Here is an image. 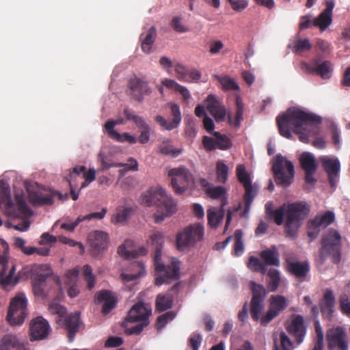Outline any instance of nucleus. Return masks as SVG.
I'll return each instance as SVG.
<instances>
[{
  "mask_svg": "<svg viewBox=\"0 0 350 350\" xmlns=\"http://www.w3.org/2000/svg\"><path fill=\"white\" fill-rule=\"evenodd\" d=\"M321 121L320 117L295 108H290L285 113L276 118V123L282 136L291 139L292 129L304 143H308L310 137L318 134Z\"/></svg>",
  "mask_w": 350,
  "mask_h": 350,
  "instance_id": "1",
  "label": "nucleus"
},
{
  "mask_svg": "<svg viewBox=\"0 0 350 350\" xmlns=\"http://www.w3.org/2000/svg\"><path fill=\"white\" fill-rule=\"evenodd\" d=\"M142 203L156 207L155 218L170 217L177 211V203L165 189L160 186L150 187L142 195Z\"/></svg>",
  "mask_w": 350,
  "mask_h": 350,
  "instance_id": "2",
  "label": "nucleus"
},
{
  "mask_svg": "<svg viewBox=\"0 0 350 350\" xmlns=\"http://www.w3.org/2000/svg\"><path fill=\"white\" fill-rule=\"evenodd\" d=\"M154 246V265L156 272L155 284L161 286L163 284H169L173 280L179 276V261L172 258L171 264L165 265L161 262V248L163 243V238L161 233L157 232L151 237Z\"/></svg>",
  "mask_w": 350,
  "mask_h": 350,
  "instance_id": "3",
  "label": "nucleus"
},
{
  "mask_svg": "<svg viewBox=\"0 0 350 350\" xmlns=\"http://www.w3.org/2000/svg\"><path fill=\"white\" fill-rule=\"evenodd\" d=\"M49 311L52 314H56V323L63 327L68 332V339L72 342L79 331L80 325V313H66V308L60 305L56 300L52 301L49 304Z\"/></svg>",
  "mask_w": 350,
  "mask_h": 350,
  "instance_id": "4",
  "label": "nucleus"
},
{
  "mask_svg": "<svg viewBox=\"0 0 350 350\" xmlns=\"http://www.w3.org/2000/svg\"><path fill=\"white\" fill-rule=\"evenodd\" d=\"M321 244L319 251L321 260L330 257L334 263H339L341 259V237L338 232L328 230L323 236Z\"/></svg>",
  "mask_w": 350,
  "mask_h": 350,
  "instance_id": "5",
  "label": "nucleus"
},
{
  "mask_svg": "<svg viewBox=\"0 0 350 350\" xmlns=\"http://www.w3.org/2000/svg\"><path fill=\"white\" fill-rule=\"evenodd\" d=\"M272 170L278 185L286 187L292 183L295 176L293 163L281 154L273 158Z\"/></svg>",
  "mask_w": 350,
  "mask_h": 350,
  "instance_id": "6",
  "label": "nucleus"
},
{
  "mask_svg": "<svg viewBox=\"0 0 350 350\" xmlns=\"http://www.w3.org/2000/svg\"><path fill=\"white\" fill-rule=\"evenodd\" d=\"M204 226L200 223L195 224L185 228L176 236V247L178 250L194 246L204 238Z\"/></svg>",
  "mask_w": 350,
  "mask_h": 350,
  "instance_id": "7",
  "label": "nucleus"
},
{
  "mask_svg": "<svg viewBox=\"0 0 350 350\" xmlns=\"http://www.w3.org/2000/svg\"><path fill=\"white\" fill-rule=\"evenodd\" d=\"M171 177V185L177 194L185 193L189 186L194 184V176L191 172L185 166L172 168L168 172Z\"/></svg>",
  "mask_w": 350,
  "mask_h": 350,
  "instance_id": "8",
  "label": "nucleus"
},
{
  "mask_svg": "<svg viewBox=\"0 0 350 350\" xmlns=\"http://www.w3.org/2000/svg\"><path fill=\"white\" fill-rule=\"evenodd\" d=\"M1 245L3 248L2 254L0 255V265H2V269L0 271V284L4 288H6L10 285H15L18 278L17 277H13L16 271L15 265H12L10 271L8 269V259H9V245L4 240L1 239Z\"/></svg>",
  "mask_w": 350,
  "mask_h": 350,
  "instance_id": "9",
  "label": "nucleus"
},
{
  "mask_svg": "<svg viewBox=\"0 0 350 350\" xmlns=\"http://www.w3.org/2000/svg\"><path fill=\"white\" fill-rule=\"evenodd\" d=\"M250 286L252 295L250 301V315L254 321H258L265 308L264 302L267 292L262 285L254 281L250 282Z\"/></svg>",
  "mask_w": 350,
  "mask_h": 350,
  "instance_id": "10",
  "label": "nucleus"
},
{
  "mask_svg": "<svg viewBox=\"0 0 350 350\" xmlns=\"http://www.w3.org/2000/svg\"><path fill=\"white\" fill-rule=\"evenodd\" d=\"M27 299L23 295L16 296L10 302L7 320L12 325H21L27 315Z\"/></svg>",
  "mask_w": 350,
  "mask_h": 350,
  "instance_id": "11",
  "label": "nucleus"
},
{
  "mask_svg": "<svg viewBox=\"0 0 350 350\" xmlns=\"http://www.w3.org/2000/svg\"><path fill=\"white\" fill-rule=\"evenodd\" d=\"M326 340L329 350H349L348 335L342 326L329 329L326 332Z\"/></svg>",
  "mask_w": 350,
  "mask_h": 350,
  "instance_id": "12",
  "label": "nucleus"
},
{
  "mask_svg": "<svg viewBox=\"0 0 350 350\" xmlns=\"http://www.w3.org/2000/svg\"><path fill=\"white\" fill-rule=\"evenodd\" d=\"M68 198V195H62L61 193L49 190L45 193L36 192L29 195V201L35 206H49L55 202V199L64 200Z\"/></svg>",
  "mask_w": 350,
  "mask_h": 350,
  "instance_id": "13",
  "label": "nucleus"
},
{
  "mask_svg": "<svg viewBox=\"0 0 350 350\" xmlns=\"http://www.w3.org/2000/svg\"><path fill=\"white\" fill-rule=\"evenodd\" d=\"M109 239L107 233L100 230H96L89 234L88 239L93 256H97L107 249Z\"/></svg>",
  "mask_w": 350,
  "mask_h": 350,
  "instance_id": "14",
  "label": "nucleus"
},
{
  "mask_svg": "<svg viewBox=\"0 0 350 350\" xmlns=\"http://www.w3.org/2000/svg\"><path fill=\"white\" fill-rule=\"evenodd\" d=\"M129 87L133 98L139 102H142L145 96H148L152 92L148 82L136 77L130 79Z\"/></svg>",
  "mask_w": 350,
  "mask_h": 350,
  "instance_id": "15",
  "label": "nucleus"
},
{
  "mask_svg": "<svg viewBox=\"0 0 350 350\" xmlns=\"http://www.w3.org/2000/svg\"><path fill=\"white\" fill-rule=\"evenodd\" d=\"M170 109L171 115L172 116V120L171 121H167L164 117L160 115H158L154 118L155 122L159 124L163 129L166 131H172L178 128L182 120L179 105L174 103L171 105Z\"/></svg>",
  "mask_w": 350,
  "mask_h": 350,
  "instance_id": "16",
  "label": "nucleus"
},
{
  "mask_svg": "<svg viewBox=\"0 0 350 350\" xmlns=\"http://www.w3.org/2000/svg\"><path fill=\"white\" fill-rule=\"evenodd\" d=\"M152 310L143 302H138L133 306L127 314L126 319L129 322H149V317Z\"/></svg>",
  "mask_w": 350,
  "mask_h": 350,
  "instance_id": "17",
  "label": "nucleus"
},
{
  "mask_svg": "<svg viewBox=\"0 0 350 350\" xmlns=\"http://www.w3.org/2000/svg\"><path fill=\"white\" fill-rule=\"evenodd\" d=\"M287 330L295 338L297 344L301 343L306 334L304 317L300 314L294 315Z\"/></svg>",
  "mask_w": 350,
  "mask_h": 350,
  "instance_id": "18",
  "label": "nucleus"
},
{
  "mask_svg": "<svg viewBox=\"0 0 350 350\" xmlns=\"http://www.w3.org/2000/svg\"><path fill=\"white\" fill-rule=\"evenodd\" d=\"M206 108L209 113L214 117L217 122L225 120L227 111L225 106L219 102L213 94H209L206 98Z\"/></svg>",
  "mask_w": 350,
  "mask_h": 350,
  "instance_id": "19",
  "label": "nucleus"
},
{
  "mask_svg": "<svg viewBox=\"0 0 350 350\" xmlns=\"http://www.w3.org/2000/svg\"><path fill=\"white\" fill-rule=\"evenodd\" d=\"M49 331L48 322L42 317L34 319L30 325L31 340H42L46 337Z\"/></svg>",
  "mask_w": 350,
  "mask_h": 350,
  "instance_id": "20",
  "label": "nucleus"
},
{
  "mask_svg": "<svg viewBox=\"0 0 350 350\" xmlns=\"http://www.w3.org/2000/svg\"><path fill=\"white\" fill-rule=\"evenodd\" d=\"M310 211V206L303 201L288 204L286 219H303L308 216Z\"/></svg>",
  "mask_w": 350,
  "mask_h": 350,
  "instance_id": "21",
  "label": "nucleus"
},
{
  "mask_svg": "<svg viewBox=\"0 0 350 350\" xmlns=\"http://www.w3.org/2000/svg\"><path fill=\"white\" fill-rule=\"evenodd\" d=\"M86 170V167L84 165L76 166L72 168L69 175L70 178L75 180L78 177H80L81 174L82 175L81 178H84L85 180L81 183L80 189L86 187L96 178V171L94 169L90 168L88 171Z\"/></svg>",
  "mask_w": 350,
  "mask_h": 350,
  "instance_id": "22",
  "label": "nucleus"
},
{
  "mask_svg": "<svg viewBox=\"0 0 350 350\" xmlns=\"http://www.w3.org/2000/svg\"><path fill=\"white\" fill-rule=\"evenodd\" d=\"M0 350H28L24 340L16 335L8 334L0 340Z\"/></svg>",
  "mask_w": 350,
  "mask_h": 350,
  "instance_id": "23",
  "label": "nucleus"
},
{
  "mask_svg": "<svg viewBox=\"0 0 350 350\" xmlns=\"http://www.w3.org/2000/svg\"><path fill=\"white\" fill-rule=\"evenodd\" d=\"M322 165L328 174V180L332 187L336 185V178L340 168V161L336 159L325 158L322 159Z\"/></svg>",
  "mask_w": 350,
  "mask_h": 350,
  "instance_id": "24",
  "label": "nucleus"
},
{
  "mask_svg": "<svg viewBox=\"0 0 350 350\" xmlns=\"http://www.w3.org/2000/svg\"><path fill=\"white\" fill-rule=\"evenodd\" d=\"M336 299L334 292L330 288L325 291L323 296L319 302V308L323 314L332 317L334 312Z\"/></svg>",
  "mask_w": 350,
  "mask_h": 350,
  "instance_id": "25",
  "label": "nucleus"
},
{
  "mask_svg": "<svg viewBox=\"0 0 350 350\" xmlns=\"http://www.w3.org/2000/svg\"><path fill=\"white\" fill-rule=\"evenodd\" d=\"M288 272L295 277L304 280L310 271L307 262H289L287 264Z\"/></svg>",
  "mask_w": 350,
  "mask_h": 350,
  "instance_id": "26",
  "label": "nucleus"
},
{
  "mask_svg": "<svg viewBox=\"0 0 350 350\" xmlns=\"http://www.w3.org/2000/svg\"><path fill=\"white\" fill-rule=\"evenodd\" d=\"M157 36V30L154 27H151L143 32L139 37L141 48L143 52L149 53Z\"/></svg>",
  "mask_w": 350,
  "mask_h": 350,
  "instance_id": "27",
  "label": "nucleus"
},
{
  "mask_svg": "<svg viewBox=\"0 0 350 350\" xmlns=\"http://www.w3.org/2000/svg\"><path fill=\"white\" fill-rule=\"evenodd\" d=\"M97 301L98 302L104 301L102 308V312L104 314H107L116 306V299L111 295V293L109 291H101L96 296Z\"/></svg>",
  "mask_w": 350,
  "mask_h": 350,
  "instance_id": "28",
  "label": "nucleus"
},
{
  "mask_svg": "<svg viewBox=\"0 0 350 350\" xmlns=\"http://www.w3.org/2000/svg\"><path fill=\"white\" fill-rule=\"evenodd\" d=\"M334 220H309L308 223V236L311 241L315 239L321 229L326 228Z\"/></svg>",
  "mask_w": 350,
  "mask_h": 350,
  "instance_id": "29",
  "label": "nucleus"
},
{
  "mask_svg": "<svg viewBox=\"0 0 350 350\" xmlns=\"http://www.w3.org/2000/svg\"><path fill=\"white\" fill-rule=\"evenodd\" d=\"M260 257L266 265L276 267L280 265L279 254L275 246H272L270 249L262 251Z\"/></svg>",
  "mask_w": 350,
  "mask_h": 350,
  "instance_id": "30",
  "label": "nucleus"
},
{
  "mask_svg": "<svg viewBox=\"0 0 350 350\" xmlns=\"http://www.w3.org/2000/svg\"><path fill=\"white\" fill-rule=\"evenodd\" d=\"M269 308L277 312L279 315L288 306V301L283 295H271L269 298Z\"/></svg>",
  "mask_w": 350,
  "mask_h": 350,
  "instance_id": "31",
  "label": "nucleus"
},
{
  "mask_svg": "<svg viewBox=\"0 0 350 350\" xmlns=\"http://www.w3.org/2000/svg\"><path fill=\"white\" fill-rule=\"evenodd\" d=\"M173 306V297L171 294H159L155 301L156 310L163 312L170 309Z\"/></svg>",
  "mask_w": 350,
  "mask_h": 350,
  "instance_id": "32",
  "label": "nucleus"
},
{
  "mask_svg": "<svg viewBox=\"0 0 350 350\" xmlns=\"http://www.w3.org/2000/svg\"><path fill=\"white\" fill-rule=\"evenodd\" d=\"M132 269L136 271L134 273H122L120 277L124 282L133 281L145 274L144 265L141 262H134L132 265Z\"/></svg>",
  "mask_w": 350,
  "mask_h": 350,
  "instance_id": "33",
  "label": "nucleus"
},
{
  "mask_svg": "<svg viewBox=\"0 0 350 350\" xmlns=\"http://www.w3.org/2000/svg\"><path fill=\"white\" fill-rule=\"evenodd\" d=\"M0 205H4L7 210L12 209L14 206L9 187L3 181H0Z\"/></svg>",
  "mask_w": 350,
  "mask_h": 350,
  "instance_id": "34",
  "label": "nucleus"
},
{
  "mask_svg": "<svg viewBox=\"0 0 350 350\" xmlns=\"http://www.w3.org/2000/svg\"><path fill=\"white\" fill-rule=\"evenodd\" d=\"M48 274H38L32 280V288L36 295L44 296V286Z\"/></svg>",
  "mask_w": 350,
  "mask_h": 350,
  "instance_id": "35",
  "label": "nucleus"
},
{
  "mask_svg": "<svg viewBox=\"0 0 350 350\" xmlns=\"http://www.w3.org/2000/svg\"><path fill=\"white\" fill-rule=\"evenodd\" d=\"M300 165L304 171L317 170V164L314 156L309 152H304L299 158Z\"/></svg>",
  "mask_w": 350,
  "mask_h": 350,
  "instance_id": "36",
  "label": "nucleus"
},
{
  "mask_svg": "<svg viewBox=\"0 0 350 350\" xmlns=\"http://www.w3.org/2000/svg\"><path fill=\"white\" fill-rule=\"evenodd\" d=\"M159 151L163 155H172L174 157L178 156L181 152V149L174 148L171 144V141L169 139H166L162 141L159 145Z\"/></svg>",
  "mask_w": 350,
  "mask_h": 350,
  "instance_id": "37",
  "label": "nucleus"
},
{
  "mask_svg": "<svg viewBox=\"0 0 350 350\" xmlns=\"http://www.w3.org/2000/svg\"><path fill=\"white\" fill-rule=\"evenodd\" d=\"M243 187L245 190V193L244 196L245 206L244 211L240 213L241 217H246L247 213L250 211L251 203L253 201L256 194L252 183L245 185Z\"/></svg>",
  "mask_w": 350,
  "mask_h": 350,
  "instance_id": "38",
  "label": "nucleus"
},
{
  "mask_svg": "<svg viewBox=\"0 0 350 350\" xmlns=\"http://www.w3.org/2000/svg\"><path fill=\"white\" fill-rule=\"evenodd\" d=\"M269 280L267 288L271 292L275 291L279 286L280 276L279 271L275 269H270L267 272Z\"/></svg>",
  "mask_w": 350,
  "mask_h": 350,
  "instance_id": "39",
  "label": "nucleus"
},
{
  "mask_svg": "<svg viewBox=\"0 0 350 350\" xmlns=\"http://www.w3.org/2000/svg\"><path fill=\"white\" fill-rule=\"evenodd\" d=\"M226 199L224 198L221 200V204L219 208L211 207L208 209L206 219H224L226 212L224 206H226Z\"/></svg>",
  "mask_w": 350,
  "mask_h": 350,
  "instance_id": "40",
  "label": "nucleus"
},
{
  "mask_svg": "<svg viewBox=\"0 0 350 350\" xmlns=\"http://www.w3.org/2000/svg\"><path fill=\"white\" fill-rule=\"evenodd\" d=\"M243 232L241 230H236L234 232V244L232 254L235 256H240L244 252V245L243 242Z\"/></svg>",
  "mask_w": 350,
  "mask_h": 350,
  "instance_id": "41",
  "label": "nucleus"
},
{
  "mask_svg": "<svg viewBox=\"0 0 350 350\" xmlns=\"http://www.w3.org/2000/svg\"><path fill=\"white\" fill-rule=\"evenodd\" d=\"M229 167L222 161H218L216 163L217 180L219 183H225L228 180Z\"/></svg>",
  "mask_w": 350,
  "mask_h": 350,
  "instance_id": "42",
  "label": "nucleus"
},
{
  "mask_svg": "<svg viewBox=\"0 0 350 350\" xmlns=\"http://www.w3.org/2000/svg\"><path fill=\"white\" fill-rule=\"evenodd\" d=\"M292 342L284 332H282L280 334V344L276 339L274 340L273 350H292Z\"/></svg>",
  "mask_w": 350,
  "mask_h": 350,
  "instance_id": "43",
  "label": "nucleus"
},
{
  "mask_svg": "<svg viewBox=\"0 0 350 350\" xmlns=\"http://www.w3.org/2000/svg\"><path fill=\"white\" fill-rule=\"evenodd\" d=\"M332 21V16L322 12L313 21V25L321 30H325L330 25Z\"/></svg>",
  "mask_w": 350,
  "mask_h": 350,
  "instance_id": "44",
  "label": "nucleus"
},
{
  "mask_svg": "<svg viewBox=\"0 0 350 350\" xmlns=\"http://www.w3.org/2000/svg\"><path fill=\"white\" fill-rule=\"evenodd\" d=\"M316 70L317 75H319L322 79H329L332 72V64L329 61H324L317 66Z\"/></svg>",
  "mask_w": 350,
  "mask_h": 350,
  "instance_id": "45",
  "label": "nucleus"
},
{
  "mask_svg": "<svg viewBox=\"0 0 350 350\" xmlns=\"http://www.w3.org/2000/svg\"><path fill=\"white\" fill-rule=\"evenodd\" d=\"M15 198L18 213L24 217L32 216L33 211L27 206L23 197L22 196H16Z\"/></svg>",
  "mask_w": 350,
  "mask_h": 350,
  "instance_id": "46",
  "label": "nucleus"
},
{
  "mask_svg": "<svg viewBox=\"0 0 350 350\" xmlns=\"http://www.w3.org/2000/svg\"><path fill=\"white\" fill-rule=\"evenodd\" d=\"M312 49V44L307 38L299 39L293 44L292 51L295 53H300L305 51H310Z\"/></svg>",
  "mask_w": 350,
  "mask_h": 350,
  "instance_id": "47",
  "label": "nucleus"
},
{
  "mask_svg": "<svg viewBox=\"0 0 350 350\" xmlns=\"http://www.w3.org/2000/svg\"><path fill=\"white\" fill-rule=\"evenodd\" d=\"M285 232L292 239L297 237L298 228L300 226V220H285Z\"/></svg>",
  "mask_w": 350,
  "mask_h": 350,
  "instance_id": "48",
  "label": "nucleus"
},
{
  "mask_svg": "<svg viewBox=\"0 0 350 350\" xmlns=\"http://www.w3.org/2000/svg\"><path fill=\"white\" fill-rule=\"evenodd\" d=\"M110 138L119 142H128L130 144H134L137 142V138L129 133H124L122 134L118 132H112V135L109 136Z\"/></svg>",
  "mask_w": 350,
  "mask_h": 350,
  "instance_id": "49",
  "label": "nucleus"
},
{
  "mask_svg": "<svg viewBox=\"0 0 350 350\" xmlns=\"http://www.w3.org/2000/svg\"><path fill=\"white\" fill-rule=\"evenodd\" d=\"M214 136L216 137V147L220 150H227L232 146L230 139L225 135H221L219 132H214Z\"/></svg>",
  "mask_w": 350,
  "mask_h": 350,
  "instance_id": "50",
  "label": "nucleus"
},
{
  "mask_svg": "<svg viewBox=\"0 0 350 350\" xmlns=\"http://www.w3.org/2000/svg\"><path fill=\"white\" fill-rule=\"evenodd\" d=\"M175 317V313L174 312H167L157 319L155 323V328L159 331L163 329L165 325Z\"/></svg>",
  "mask_w": 350,
  "mask_h": 350,
  "instance_id": "51",
  "label": "nucleus"
},
{
  "mask_svg": "<svg viewBox=\"0 0 350 350\" xmlns=\"http://www.w3.org/2000/svg\"><path fill=\"white\" fill-rule=\"evenodd\" d=\"M134 209L131 206H118L112 219H128L133 215Z\"/></svg>",
  "mask_w": 350,
  "mask_h": 350,
  "instance_id": "52",
  "label": "nucleus"
},
{
  "mask_svg": "<svg viewBox=\"0 0 350 350\" xmlns=\"http://www.w3.org/2000/svg\"><path fill=\"white\" fill-rule=\"evenodd\" d=\"M218 81L221 84L224 90H239V86L232 78L226 77H218Z\"/></svg>",
  "mask_w": 350,
  "mask_h": 350,
  "instance_id": "53",
  "label": "nucleus"
},
{
  "mask_svg": "<svg viewBox=\"0 0 350 350\" xmlns=\"http://www.w3.org/2000/svg\"><path fill=\"white\" fill-rule=\"evenodd\" d=\"M83 273L88 284V289H92L95 285V277L92 274V269L91 267L88 265H85L83 268Z\"/></svg>",
  "mask_w": 350,
  "mask_h": 350,
  "instance_id": "54",
  "label": "nucleus"
},
{
  "mask_svg": "<svg viewBox=\"0 0 350 350\" xmlns=\"http://www.w3.org/2000/svg\"><path fill=\"white\" fill-rule=\"evenodd\" d=\"M339 304L341 312L350 317V300L347 295L342 294L339 297Z\"/></svg>",
  "mask_w": 350,
  "mask_h": 350,
  "instance_id": "55",
  "label": "nucleus"
},
{
  "mask_svg": "<svg viewBox=\"0 0 350 350\" xmlns=\"http://www.w3.org/2000/svg\"><path fill=\"white\" fill-rule=\"evenodd\" d=\"M237 178L243 185L252 183L250 175L245 170V167L243 165H239L237 167Z\"/></svg>",
  "mask_w": 350,
  "mask_h": 350,
  "instance_id": "56",
  "label": "nucleus"
},
{
  "mask_svg": "<svg viewBox=\"0 0 350 350\" xmlns=\"http://www.w3.org/2000/svg\"><path fill=\"white\" fill-rule=\"evenodd\" d=\"M170 25L175 31L178 33H185L189 30L188 27L182 23V18L180 16L174 17Z\"/></svg>",
  "mask_w": 350,
  "mask_h": 350,
  "instance_id": "57",
  "label": "nucleus"
},
{
  "mask_svg": "<svg viewBox=\"0 0 350 350\" xmlns=\"http://www.w3.org/2000/svg\"><path fill=\"white\" fill-rule=\"evenodd\" d=\"M206 193L213 199L223 197L226 194V189L222 186L209 187L206 189Z\"/></svg>",
  "mask_w": 350,
  "mask_h": 350,
  "instance_id": "58",
  "label": "nucleus"
},
{
  "mask_svg": "<svg viewBox=\"0 0 350 350\" xmlns=\"http://www.w3.org/2000/svg\"><path fill=\"white\" fill-rule=\"evenodd\" d=\"M56 237L50 234L48 232L43 233L40 239L39 244L51 247L57 242Z\"/></svg>",
  "mask_w": 350,
  "mask_h": 350,
  "instance_id": "59",
  "label": "nucleus"
},
{
  "mask_svg": "<svg viewBox=\"0 0 350 350\" xmlns=\"http://www.w3.org/2000/svg\"><path fill=\"white\" fill-rule=\"evenodd\" d=\"M188 69L180 64H177L175 66V72L176 77L180 81L189 82V78L187 77Z\"/></svg>",
  "mask_w": 350,
  "mask_h": 350,
  "instance_id": "60",
  "label": "nucleus"
},
{
  "mask_svg": "<svg viewBox=\"0 0 350 350\" xmlns=\"http://www.w3.org/2000/svg\"><path fill=\"white\" fill-rule=\"evenodd\" d=\"M202 341V336L200 334H192L189 340L188 345L192 350H198Z\"/></svg>",
  "mask_w": 350,
  "mask_h": 350,
  "instance_id": "61",
  "label": "nucleus"
},
{
  "mask_svg": "<svg viewBox=\"0 0 350 350\" xmlns=\"http://www.w3.org/2000/svg\"><path fill=\"white\" fill-rule=\"evenodd\" d=\"M14 245L16 248L20 249L23 253L27 256H30V253L33 250L31 246H26L25 241L20 237L15 238Z\"/></svg>",
  "mask_w": 350,
  "mask_h": 350,
  "instance_id": "62",
  "label": "nucleus"
},
{
  "mask_svg": "<svg viewBox=\"0 0 350 350\" xmlns=\"http://www.w3.org/2000/svg\"><path fill=\"white\" fill-rule=\"evenodd\" d=\"M123 123H124L123 118H119L116 120H109L105 124L104 129H105V132L107 133V135L109 136V135H112V132H117L116 130H114L115 126L121 124Z\"/></svg>",
  "mask_w": 350,
  "mask_h": 350,
  "instance_id": "63",
  "label": "nucleus"
},
{
  "mask_svg": "<svg viewBox=\"0 0 350 350\" xmlns=\"http://www.w3.org/2000/svg\"><path fill=\"white\" fill-rule=\"evenodd\" d=\"M243 109L239 108V109L236 110V117L235 120H233L232 116L230 113L228 114V123L231 125H233L235 128H239L241 125V122L243 119Z\"/></svg>",
  "mask_w": 350,
  "mask_h": 350,
  "instance_id": "64",
  "label": "nucleus"
}]
</instances>
